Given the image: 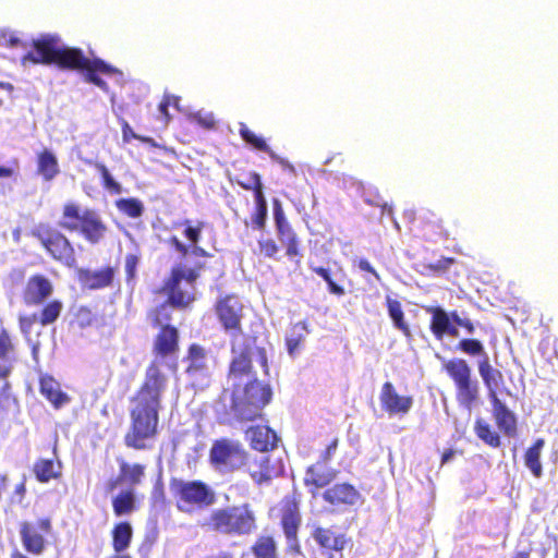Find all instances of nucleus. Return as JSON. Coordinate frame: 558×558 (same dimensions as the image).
Here are the masks:
<instances>
[{
    "label": "nucleus",
    "mask_w": 558,
    "mask_h": 558,
    "mask_svg": "<svg viewBox=\"0 0 558 558\" xmlns=\"http://www.w3.org/2000/svg\"><path fill=\"white\" fill-rule=\"evenodd\" d=\"M168 387V376L157 364H151L130 409L131 424L124 444L136 450L154 447L158 435L161 397Z\"/></svg>",
    "instance_id": "f257e3e1"
},
{
    "label": "nucleus",
    "mask_w": 558,
    "mask_h": 558,
    "mask_svg": "<svg viewBox=\"0 0 558 558\" xmlns=\"http://www.w3.org/2000/svg\"><path fill=\"white\" fill-rule=\"evenodd\" d=\"M253 362L266 368L267 357L263 349L240 350L230 367V379L234 388L229 396L225 395L223 400H229L230 414L240 421H252L259 416L271 398L270 388L257 380L251 372Z\"/></svg>",
    "instance_id": "f03ea898"
},
{
    "label": "nucleus",
    "mask_w": 558,
    "mask_h": 558,
    "mask_svg": "<svg viewBox=\"0 0 558 558\" xmlns=\"http://www.w3.org/2000/svg\"><path fill=\"white\" fill-rule=\"evenodd\" d=\"M33 50L27 51L21 59V65L27 68L32 64H56L62 69L84 70L86 80L102 90H108L107 83L97 73L107 75L120 74L116 69L102 60H89L82 50L65 46L58 35L47 34L32 41Z\"/></svg>",
    "instance_id": "7ed1b4c3"
},
{
    "label": "nucleus",
    "mask_w": 558,
    "mask_h": 558,
    "mask_svg": "<svg viewBox=\"0 0 558 558\" xmlns=\"http://www.w3.org/2000/svg\"><path fill=\"white\" fill-rule=\"evenodd\" d=\"M199 525L208 531L229 536H243L256 529L255 513L248 504L214 509Z\"/></svg>",
    "instance_id": "20e7f679"
},
{
    "label": "nucleus",
    "mask_w": 558,
    "mask_h": 558,
    "mask_svg": "<svg viewBox=\"0 0 558 558\" xmlns=\"http://www.w3.org/2000/svg\"><path fill=\"white\" fill-rule=\"evenodd\" d=\"M60 226L71 231H80L92 243H97L106 231L96 211L81 209L75 203L64 205Z\"/></svg>",
    "instance_id": "39448f33"
},
{
    "label": "nucleus",
    "mask_w": 558,
    "mask_h": 558,
    "mask_svg": "<svg viewBox=\"0 0 558 558\" xmlns=\"http://www.w3.org/2000/svg\"><path fill=\"white\" fill-rule=\"evenodd\" d=\"M177 507L181 512L193 513L216 502V493L199 481H179L172 486Z\"/></svg>",
    "instance_id": "423d86ee"
},
{
    "label": "nucleus",
    "mask_w": 558,
    "mask_h": 558,
    "mask_svg": "<svg viewBox=\"0 0 558 558\" xmlns=\"http://www.w3.org/2000/svg\"><path fill=\"white\" fill-rule=\"evenodd\" d=\"M245 460V451L235 440L227 438L216 440L210 449V461L222 473L241 468Z\"/></svg>",
    "instance_id": "0eeeda50"
},
{
    "label": "nucleus",
    "mask_w": 558,
    "mask_h": 558,
    "mask_svg": "<svg viewBox=\"0 0 558 558\" xmlns=\"http://www.w3.org/2000/svg\"><path fill=\"white\" fill-rule=\"evenodd\" d=\"M216 313L226 332L232 338V351L236 354L235 341L243 336L241 328L243 305L235 295H227L217 302Z\"/></svg>",
    "instance_id": "6e6552de"
},
{
    "label": "nucleus",
    "mask_w": 558,
    "mask_h": 558,
    "mask_svg": "<svg viewBox=\"0 0 558 558\" xmlns=\"http://www.w3.org/2000/svg\"><path fill=\"white\" fill-rule=\"evenodd\" d=\"M197 272L186 266L180 265L172 270V276L167 283L169 300L172 305L185 306L194 300L193 282Z\"/></svg>",
    "instance_id": "1a4fd4ad"
},
{
    "label": "nucleus",
    "mask_w": 558,
    "mask_h": 558,
    "mask_svg": "<svg viewBox=\"0 0 558 558\" xmlns=\"http://www.w3.org/2000/svg\"><path fill=\"white\" fill-rule=\"evenodd\" d=\"M34 234L56 259L68 266L73 265L75 262L74 251L64 235L46 227H38Z\"/></svg>",
    "instance_id": "9d476101"
},
{
    "label": "nucleus",
    "mask_w": 558,
    "mask_h": 558,
    "mask_svg": "<svg viewBox=\"0 0 558 558\" xmlns=\"http://www.w3.org/2000/svg\"><path fill=\"white\" fill-rule=\"evenodd\" d=\"M186 374L194 387L203 388L207 385L211 373L213 360L199 345L193 344L186 359Z\"/></svg>",
    "instance_id": "9b49d317"
},
{
    "label": "nucleus",
    "mask_w": 558,
    "mask_h": 558,
    "mask_svg": "<svg viewBox=\"0 0 558 558\" xmlns=\"http://www.w3.org/2000/svg\"><path fill=\"white\" fill-rule=\"evenodd\" d=\"M50 532L51 522L49 519L21 523L20 534L24 548L29 554L40 555L45 550L46 537Z\"/></svg>",
    "instance_id": "f8f14e48"
},
{
    "label": "nucleus",
    "mask_w": 558,
    "mask_h": 558,
    "mask_svg": "<svg viewBox=\"0 0 558 558\" xmlns=\"http://www.w3.org/2000/svg\"><path fill=\"white\" fill-rule=\"evenodd\" d=\"M379 402L381 409L389 416H404L412 409L414 401L411 396L399 395L395 386L387 381L381 386Z\"/></svg>",
    "instance_id": "ddd939ff"
},
{
    "label": "nucleus",
    "mask_w": 558,
    "mask_h": 558,
    "mask_svg": "<svg viewBox=\"0 0 558 558\" xmlns=\"http://www.w3.org/2000/svg\"><path fill=\"white\" fill-rule=\"evenodd\" d=\"M178 332L177 329L170 326H165L158 335L155 349L157 351V357L153 364L157 363L169 377V374L173 371L174 363L167 359L168 355L173 353L177 349Z\"/></svg>",
    "instance_id": "4468645a"
},
{
    "label": "nucleus",
    "mask_w": 558,
    "mask_h": 558,
    "mask_svg": "<svg viewBox=\"0 0 558 558\" xmlns=\"http://www.w3.org/2000/svg\"><path fill=\"white\" fill-rule=\"evenodd\" d=\"M53 292L52 283L41 275L31 277L25 286L24 302L27 305H39Z\"/></svg>",
    "instance_id": "2eb2a0df"
},
{
    "label": "nucleus",
    "mask_w": 558,
    "mask_h": 558,
    "mask_svg": "<svg viewBox=\"0 0 558 558\" xmlns=\"http://www.w3.org/2000/svg\"><path fill=\"white\" fill-rule=\"evenodd\" d=\"M325 501L332 506H355L361 500V494L350 484H336L323 494Z\"/></svg>",
    "instance_id": "dca6fc26"
},
{
    "label": "nucleus",
    "mask_w": 558,
    "mask_h": 558,
    "mask_svg": "<svg viewBox=\"0 0 558 558\" xmlns=\"http://www.w3.org/2000/svg\"><path fill=\"white\" fill-rule=\"evenodd\" d=\"M301 522L298 506L288 502L283 509L281 524L288 541V546L291 550L299 551L298 530Z\"/></svg>",
    "instance_id": "f3484780"
},
{
    "label": "nucleus",
    "mask_w": 558,
    "mask_h": 558,
    "mask_svg": "<svg viewBox=\"0 0 558 558\" xmlns=\"http://www.w3.org/2000/svg\"><path fill=\"white\" fill-rule=\"evenodd\" d=\"M239 133L241 137L250 145L255 147L258 150L267 153L270 158L282 166L284 170H288L293 175L295 174V168L284 158H281L276 153H274L267 143L255 135L244 123H239Z\"/></svg>",
    "instance_id": "a211bd4d"
},
{
    "label": "nucleus",
    "mask_w": 558,
    "mask_h": 558,
    "mask_svg": "<svg viewBox=\"0 0 558 558\" xmlns=\"http://www.w3.org/2000/svg\"><path fill=\"white\" fill-rule=\"evenodd\" d=\"M312 537L322 548L327 550L341 551L348 543L344 534L336 533L329 527L314 526Z\"/></svg>",
    "instance_id": "6ab92c4d"
},
{
    "label": "nucleus",
    "mask_w": 558,
    "mask_h": 558,
    "mask_svg": "<svg viewBox=\"0 0 558 558\" xmlns=\"http://www.w3.org/2000/svg\"><path fill=\"white\" fill-rule=\"evenodd\" d=\"M246 438L253 449L260 452L274 449L277 444V435L267 426H254L246 430Z\"/></svg>",
    "instance_id": "aec40b11"
},
{
    "label": "nucleus",
    "mask_w": 558,
    "mask_h": 558,
    "mask_svg": "<svg viewBox=\"0 0 558 558\" xmlns=\"http://www.w3.org/2000/svg\"><path fill=\"white\" fill-rule=\"evenodd\" d=\"M489 400L493 404V413L498 428L507 435L513 434L515 430L514 414L499 400L497 393H492Z\"/></svg>",
    "instance_id": "412c9836"
},
{
    "label": "nucleus",
    "mask_w": 558,
    "mask_h": 558,
    "mask_svg": "<svg viewBox=\"0 0 558 558\" xmlns=\"http://www.w3.org/2000/svg\"><path fill=\"white\" fill-rule=\"evenodd\" d=\"M40 392L56 409L63 408L71 401L70 397L61 390L60 384L50 376L40 378Z\"/></svg>",
    "instance_id": "4be33fe9"
},
{
    "label": "nucleus",
    "mask_w": 558,
    "mask_h": 558,
    "mask_svg": "<svg viewBox=\"0 0 558 558\" xmlns=\"http://www.w3.org/2000/svg\"><path fill=\"white\" fill-rule=\"evenodd\" d=\"M425 311L432 315V332L438 340H441L446 335L449 324L452 322L451 314H448L444 308L437 306L426 307Z\"/></svg>",
    "instance_id": "5701e85b"
},
{
    "label": "nucleus",
    "mask_w": 558,
    "mask_h": 558,
    "mask_svg": "<svg viewBox=\"0 0 558 558\" xmlns=\"http://www.w3.org/2000/svg\"><path fill=\"white\" fill-rule=\"evenodd\" d=\"M112 279L113 271L111 268L98 271L83 270L80 274V280L89 289L105 288L111 283Z\"/></svg>",
    "instance_id": "b1692460"
},
{
    "label": "nucleus",
    "mask_w": 558,
    "mask_h": 558,
    "mask_svg": "<svg viewBox=\"0 0 558 558\" xmlns=\"http://www.w3.org/2000/svg\"><path fill=\"white\" fill-rule=\"evenodd\" d=\"M478 373L488 389V397L492 399V393H497L496 389L502 380V375L499 371L492 367L487 354H484V359L478 363Z\"/></svg>",
    "instance_id": "393cba45"
},
{
    "label": "nucleus",
    "mask_w": 558,
    "mask_h": 558,
    "mask_svg": "<svg viewBox=\"0 0 558 558\" xmlns=\"http://www.w3.org/2000/svg\"><path fill=\"white\" fill-rule=\"evenodd\" d=\"M333 477L335 473L332 470L326 468V465L322 463H316L307 469L304 482L306 485L324 487L328 485Z\"/></svg>",
    "instance_id": "a878e982"
},
{
    "label": "nucleus",
    "mask_w": 558,
    "mask_h": 558,
    "mask_svg": "<svg viewBox=\"0 0 558 558\" xmlns=\"http://www.w3.org/2000/svg\"><path fill=\"white\" fill-rule=\"evenodd\" d=\"M59 171V165L54 154L46 149L38 155V173L43 175L46 181L53 180Z\"/></svg>",
    "instance_id": "bb28decb"
},
{
    "label": "nucleus",
    "mask_w": 558,
    "mask_h": 558,
    "mask_svg": "<svg viewBox=\"0 0 558 558\" xmlns=\"http://www.w3.org/2000/svg\"><path fill=\"white\" fill-rule=\"evenodd\" d=\"M545 446L543 439H537L535 444L527 449L525 453V465L530 469L535 477H541L543 468L541 463V453Z\"/></svg>",
    "instance_id": "cd10ccee"
},
{
    "label": "nucleus",
    "mask_w": 558,
    "mask_h": 558,
    "mask_svg": "<svg viewBox=\"0 0 558 558\" xmlns=\"http://www.w3.org/2000/svg\"><path fill=\"white\" fill-rule=\"evenodd\" d=\"M445 368L456 385L471 379V368L464 360H451L445 365Z\"/></svg>",
    "instance_id": "c85d7f7f"
},
{
    "label": "nucleus",
    "mask_w": 558,
    "mask_h": 558,
    "mask_svg": "<svg viewBox=\"0 0 558 558\" xmlns=\"http://www.w3.org/2000/svg\"><path fill=\"white\" fill-rule=\"evenodd\" d=\"M307 332L306 322H299L292 327L286 339L287 349L291 356L296 353Z\"/></svg>",
    "instance_id": "c756f323"
},
{
    "label": "nucleus",
    "mask_w": 558,
    "mask_h": 558,
    "mask_svg": "<svg viewBox=\"0 0 558 558\" xmlns=\"http://www.w3.org/2000/svg\"><path fill=\"white\" fill-rule=\"evenodd\" d=\"M132 538V527L129 523H119L113 530V548L117 553L125 550Z\"/></svg>",
    "instance_id": "7c9ffc66"
},
{
    "label": "nucleus",
    "mask_w": 558,
    "mask_h": 558,
    "mask_svg": "<svg viewBox=\"0 0 558 558\" xmlns=\"http://www.w3.org/2000/svg\"><path fill=\"white\" fill-rule=\"evenodd\" d=\"M60 466H56L52 460H39L34 465V473L39 482L46 483L60 474Z\"/></svg>",
    "instance_id": "2f4dec72"
},
{
    "label": "nucleus",
    "mask_w": 558,
    "mask_h": 558,
    "mask_svg": "<svg viewBox=\"0 0 558 558\" xmlns=\"http://www.w3.org/2000/svg\"><path fill=\"white\" fill-rule=\"evenodd\" d=\"M388 313L395 327L401 330L407 337L410 336V328L404 322L403 311L399 301L387 298Z\"/></svg>",
    "instance_id": "473e14b6"
},
{
    "label": "nucleus",
    "mask_w": 558,
    "mask_h": 558,
    "mask_svg": "<svg viewBox=\"0 0 558 558\" xmlns=\"http://www.w3.org/2000/svg\"><path fill=\"white\" fill-rule=\"evenodd\" d=\"M274 218L278 231V236L281 242H286V236L293 233L289 222L284 217L281 204L278 199L274 201Z\"/></svg>",
    "instance_id": "72a5a7b5"
},
{
    "label": "nucleus",
    "mask_w": 558,
    "mask_h": 558,
    "mask_svg": "<svg viewBox=\"0 0 558 558\" xmlns=\"http://www.w3.org/2000/svg\"><path fill=\"white\" fill-rule=\"evenodd\" d=\"M456 386L459 402L470 409L477 398V384L472 383L470 379Z\"/></svg>",
    "instance_id": "f704fd0d"
},
{
    "label": "nucleus",
    "mask_w": 558,
    "mask_h": 558,
    "mask_svg": "<svg viewBox=\"0 0 558 558\" xmlns=\"http://www.w3.org/2000/svg\"><path fill=\"white\" fill-rule=\"evenodd\" d=\"M116 206L130 218H138L144 211V205L137 198H120L116 202Z\"/></svg>",
    "instance_id": "c9c22d12"
},
{
    "label": "nucleus",
    "mask_w": 558,
    "mask_h": 558,
    "mask_svg": "<svg viewBox=\"0 0 558 558\" xmlns=\"http://www.w3.org/2000/svg\"><path fill=\"white\" fill-rule=\"evenodd\" d=\"M63 305L60 301L54 300L49 302L39 314L38 319L43 326L52 324L58 319L61 314Z\"/></svg>",
    "instance_id": "e433bc0d"
},
{
    "label": "nucleus",
    "mask_w": 558,
    "mask_h": 558,
    "mask_svg": "<svg viewBox=\"0 0 558 558\" xmlns=\"http://www.w3.org/2000/svg\"><path fill=\"white\" fill-rule=\"evenodd\" d=\"M475 432L478 438L492 447H499L500 437L497 433L490 429V426L483 420H477L475 424Z\"/></svg>",
    "instance_id": "4c0bfd02"
},
{
    "label": "nucleus",
    "mask_w": 558,
    "mask_h": 558,
    "mask_svg": "<svg viewBox=\"0 0 558 558\" xmlns=\"http://www.w3.org/2000/svg\"><path fill=\"white\" fill-rule=\"evenodd\" d=\"M134 509V495L132 492H123L113 500V510L117 515L132 512Z\"/></svg>",
    "instance_id": "58836bf2"
},
{
    "label": "nucleus",
    "mask_w": 558,
    "mask_h": 558,
    "mask_svg": "<svg viewBox=\"0 0 558 558\" xmlns=\"http://www.w3.org/2000/svg\"><path fill=\"white\" fill-rule=\"evenodd\" d=\"M121 477L131 483L138 484L144 476V466L141 464L121 463Z\"/></svg>",
    "instance_id": "ea45409f"
},
{
    "label": "nucleus",
    "mask_w": 558,
    "mask_h": 558,
    "mask_svg": "<svg viewBox=\"0 0 558 558\" xmlns=\"http://www.w3.org/2000/svg\"><path fill=\"white\" fill-rule=\"evenodd\" d=\"M96 169L98 170L101 179H102V185L110 193V194H121L122 193V185L117 182L113 177L110 174L107 167L102 163H96Z\"/></svg>",
    "instance_id": "a19ab883"
},
{
    "label": "nucleus",
    "mask_w": 558,
    "mask_h": 558,
    "mask_svg": "<svg viewBox=\"0 0 558 558\" xmlns=\"http://www.w3.org/2000/svg\"><path fill=\"white\" fill-rule=\"evenodd\" d=\"M254 553L257 558H277L274 539L270 537L259 538L254 546Z\"/></svg>",
    "instance_id": "79ce46f5"
},
{
    "label": "nucleus",
    "mask_w": 558,
    "mask_h": 558,
    "mask_svg": "<svg viewBox=\"0 0 558 558\" xmlns=\"http://www.w3.org/2000/svg\"><path fill=\"white\" fill-rule=\"evenodd\" d=\"M178 226L184 227L183 234L191 242V244L198 243L204 227L203 222L198 221L197 226H193L192 221L186 219L178 223Z\"/></svg>",
    "instance_id": "37998d69"
},
{
    "label": "nucleus",
    "mask_w": 558,
    "mask_h": 558,
    "mask_svg": "<svg viewBox=\"0 0 558 558\" xmlns=\"http://www.w3.org/2000/svg\"><path fill=\"white\" fill-rule=\"evenodd\" d=\"M313 271L320 276L328 284L329 292L336 295H343L344 289L340 286H338L332 278L330 277L329 270L323 267H314Z\"/></svg>",
    "instance_id": "c03bdc74"
},
{
    "label": "nucleus",
    "mask_w": 558,
    "mask_h": 558,
    "mask_svg": "<svg viewBox=\"0 0 558 558\" xmlns=\"http://www.w3.org/2000/svg\"><path fill=\"white\" fill-rule=\"evenodd\" d=\"M459 347L463 352L471 355H481L484 357V354H487L478 340L463 339L460 341Z\"/></svg>",
    "instance_id": "a18cd8bd"
},
{
    "label": "nucleus",
    "mask_w": 558,
    "mask_h": 558,
    "mask_svg": "<svg viewBox=\"0 0 558 558\" xmlns=\"http://www.w3.org/2000/svg\"><path fill=\"white\" fill-rule=\"evenodd\" d=\"M94 315L90 310L86 307H81L77 310L75 314V323L81 327L85 328L93 324Z\"/></svg>",
    "instance_id": "49530a36"
},
{
    "label": "nucleus",
    "mask_w": 558,
    "mask_h": 558,
    "mask_svg": "<svg viewBox=\"0 0 558 558\" xmlns=\"http://www.w3.org/2000/svg\"><path fill=\"white\" fill-rule=\"evenodd\" d=\"M258 246H259L260 252L266 257H274L279 251L278 245L271 239L259 240Z\"/></svg>",
    "instance_id": "de8ad7c7"
},
{
    "label": "nucleus",
    "mask_w": 558,
    "mask_h": 558,
    "mask_svg": "<svg viewBox=\"0 0 558 558\" xmlns=\"http://www.w3.org/2000/svg\"><path fill=\"white\" fill-rule=\"evenodd\" d=\"M138 256L135 255V254H128L125 256V264H124V267H125V272H126V276H128V280H131L135 277V274H136V267L138 265Z\"/></svg>",
    "instance_id": "09e8293b"
},
{
    "label": "nucleus",
    "mask_w": 558,
    "mask_h": 558,
    "mask_svg": "<svg viewBox=\"0 0 558 558\" xmlns=\"http://www.w3.org/2000/svg\"><path fill=\"white\" fill-rule=\"evenodd\" d=\"M255 187H254V196H255V203L256 208H267V202L264 196L263 190H262V182L259 180V177L255 174Z\"/></svg>",
    "instance_id": "8fccbe9b"
},
{
    "label": "nucleus",
    "mask_w": 558,
    "mask_h": 558,
    "mask_svg": "<svg viewBox=\"0 0 558 558\" xmlns=\"http://www.w3.org/2000/svg\"><path fill=\"white\" fill-rule=\"evenodd\" d=\"M267 208H256L254 215L252 216V223L257 229H263L267 219Z\"/></svg>",
    "instance_id": "3c124183"
},
{
    "label": "nucleus",
    "mask_w": 558,
    "mask_h": 558,
    "mask_svg": "<svg viewBox=\"0 0 558 558\" xmlns=\"http://www.w3.org/2000/svg\"><path fill=\"white\" fill-rule=\"evenodd\" d=\"M179 98L173 95L165 96L163 100L159 105V111L165 117L166 122L168 121V107L173 105L178 107Z\"/></svg>",
    "instance_id": "603ef678"
},
{
    "label": "nucleus",
    "mask_w": 558,
    "mask_h": 558,
    "mask_svg": "<svg viewBox=\"0 0 558 558\" xmlns=\"http://www.w3.org/2000/svg\"><path fill=\"white\" fill-rule=\"evenodd\" d=\"M39 320L37 315L34 314L32 316H23L20 317V327L23 333L28 335L31 333L33 325Z\"/></svg>",
    "instance_id": "864d4df0"
},
{
    "label": "nucleus",
    "mask_w": 558,
    "mask_h": 558,
    "mask_svg": "<svg viewBox=\"0 0 558 558\" xmlns=\"http://www.w3.org/2000/svg\"><path fill=\"white\" fill-rule=\"evenodd\" d=\"M11 348H12L11 339H10L9 335L3 330L0 333V357L4 359L7 356V354L9 353V351L11 350Z\"/></svg>",
    "instance_id": "5fc2aeb1"
},
{
    "label": "nucleus",
    "mask_w": 558,
    "mask_h": 558,
    "mask_svg": "<svg viewBox=\"0 0 558 558\" xmlns=\"http://www.w3.org/2000/svg\"><path fill=\"white\" fill-rule=\"evenodd\" d=\"M451 318H452V322H453L456 325H458V326H460V327L465 328L470 335H472V333L474 332V326H473V324L471 323V320L465 319V318H461V317L457 314V312H452V313H451Z\"/></svg>",
    "instance_id": "6e6d98bb"
},
{
    "label": "nucleus",
    "mask_w": 558,
    "mask_h": 558,
    "mask_svg": "<svg viewBox=\"0 0 558 558\" xmlns=\"http://www.w3.org/2000/svg\"><path fill=\"white\" fill-rule=\"evenodd\" d=\"M282 243L287 246L288 256L293 257L299 254L294 233L290 234V236H286V242Z\"/></svg>",
    "instance_id": "4d7b16f0"
},
{
    "label": "nucleus",
    "mask_w": 558,
    "mask_h": 558,
    "mask_svg": "<svg viewBox=\"0 0 558 558\" xmlns=\"http://www.w3.org/2000/svg\"><path fill=\"white\" fill-rule=\"evenodd\" d=\"M275 473L271 472L268 468H264L260 470V472H252V477L257 482L258 484L268 481L272 477Z\"/></svg>",
    "instance_id": "13d9d810"
},
{
    "label": "nucleus",
    "mask_w": 558,
    "mask_h": 558,
    "mask_svg": "<svg viewBox=\"0 0 558 558\" xmlns=\"http://www.w3.org/2000/svg\"><path fill=\"white\" fill-rule=\"evenodd\" d=\"M197 122L206 128H211L215 124V119L211 113L202 114L201 112L195 114Z\"/></svg>",
    "instance_id": "bf43d9fd"
},
{
    "label": "nucleus",
    "mask_w": 558,
    "mask_h": 558,
    "mask_svg": "<svg viewBox=\"0 0 558 558\" xmlns=\"http://www.w3.org/2000/svg\"><path fill=\"white\" fill-rule=\"evenodd\" d=\"M357 267L363 270L372 274L377 280H380L379 275L374 269V267L371 265V263L367 259L361 258L357 260Z\"/></svg>",
    "instance_id": "052dcab7"
},
{
    "label": "nucleus",
    "mask_w": 558,
    "mask_h": 558,
    "mask_svg": "<svg viewBox=\"0 0 558 558\" xmlns=\"http://www.w3.org/2000/svg\"><path fill=\"white\" fill-rule=\"evenodd\" d=\"M170 242L180 254L186 255L189 253L190 247L182 243L177 236H172Z\"/></svg>",
    "instance_id": "680f3d73"
},
{
    "label": "nucleus",
    "mask_w": 558,
    "mask_h": 558,
    "mask_svg": "<svg viewBox=\"0 0 558 558\" xmlns=\"http://www.w3.org/2000/svg\"><path fill=\"white\" fill-rule=\"evenodd\" d=\"M9 45L11 47H17V46H23L24 48H26V45L23 44L16 36H14L13 34L10 35L9 37Z\"/></svg>",
    "instance_id": "e2e57ef3"
},
{
    "label": "nucleus",
    "mask_w": 558,
    "mask_h": 558,
    "mask_svg": "<svg viewBox=\"0 0 558 558\" xmlns=\"http://www.w3.org/2000/svg\"><path fill=\"white\" fill-rule=\"evenodd\" d=\"M122 133H123L124 140H128L129 136L137 137L128 123L124 124V126L122 129Z\"/></svg>",
    "instance_id": "0e129e2a"
},
{
    "label": "nucleus",
    "mask_w": 558,
    "mask_h": 558,
    "mask_svg": "<svg viewBox=\"0 0 558 558\" xmlns=\"http://www.w3.org/2000/svg\"><path fill=\"white\" fill-rule=\"evenodd\" d=\"M337 446H338V440H337V439H335V440H333V441H332V442L327 447V449H326V456H327V458H330V457L333 454V452H335V451H336V449H337Z\"/></svg>",
    "instance_id": "69168bd1"
},
{
    "label": "nucleus",
    "mask_w": 558,
    "mask_h": 558,
    "mask_svg": "<svg viewBox=\"0 0 558 558\" xmlns=\"http://www.w3.org/2000/svg\"><path fill=\"white\" fill-rule=\"evenodd\" d=\"M192 253L196 256H207V252L197 244H192Z\"/></svg>",
    "instance_id": "338daca9"
},
{
    "label": "nucleus",
    "mask_w": 558,
    "mask_h": 558,
    "mask_svg": "<svg viewBox=\"0 0 558 558\" xmlns=\"http://www.w3.org/2000/svg\"><path fill=\"white\" fill-rule=\"evenodd\" d=\"M452 323H453V322H451V323L449 324V327H448V329L446 330V335H449V336H451V337H458V336H459V330H458V328H457L454 325H452Z\"/></svg>",
    "instance_id": "774afa93"
}]
</instances>
